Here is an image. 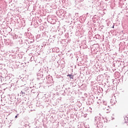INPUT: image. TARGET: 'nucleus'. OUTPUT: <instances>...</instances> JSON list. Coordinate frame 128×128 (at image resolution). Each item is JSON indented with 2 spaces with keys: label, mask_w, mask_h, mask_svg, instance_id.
<instances>
[{
  "label": "nucleus",
  "mask_w": 128,
  "mask_h": 128,
  "mask_svg": "<svg viewBox=\"0 0 128 128\" xmlns=\"http://www.w3.org/2000/svg\"><path fill=\"white\" fill-rule=\"evenodd\" d=\"M68 76H70V78H72V74H69V75H68Z\"/></svg>",
  "instance_id": "obj_1"
},
{
  "label": "nucleus",
  "mask_w": 128,
  "mask_h": 128,
  "mask_svg": "<svg viewBox=\"0 0 128 128\" xmlns=\"http://www.w3.org/2000/svg\"><path fill=\"white\" fill-rule=\"evenodd\" d=\"M112 28H114V26H112Z\"/></svg>",
  "instance_id": "obj_2"
},
{
  "label": "nucleus",
  "mask_w": 128,
  "mask_h": 128,
  "mask_svg": "<svg viewBox=\"0 0 128 128\" xmlns=\"http://www.w3.org/2000/svg\"><path fill=\"white\" fill-rule=\"evenodd\" d=\"M17 116H16V118Z\"/></svg>",
  "instance_id": "obj_3"
}]
</instances>
